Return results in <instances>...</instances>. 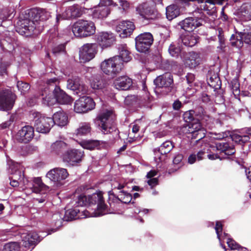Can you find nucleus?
Masks as SVG:
<instances>
[{
	"label": "nucleus",
	"mask_w": 251,
	"mask_h": 251,
	"mask_svg": "<svg viewBox=\"0 0 251 251\" xmlns=\"http://www.w3.org/2000/svg\"><path fill=\"white\" fill-rule=\"evenodd\" d=\"M29 116L32 120L36 131L38 132L47 133L53 126L52 118L47 117L39 112L32 111L30 112Z\"/></svg>",
	"instance_id": "423d86ee"
},
{
	"label": "nucleus",
	"mask_w": 251,
	"mask_h": 251,
	"mask_svg": "<svg viewBox=\"0 0 251 251\" xmlns=\"http://www.w3.org/2000/svg\"><path fill=\"white\" fill-rule=\"evenodd\" d=\"M202 20L197 17H188L180 21L178 25L186 31L191 32L202 25Z\"/></svg>",
	"instance_id": "412c9836"
},
{
	"label": "nucleus",
	"mask_w": 251,
	"mask_h": 251,
	"mask_svg": "<svg viewBox=\"0 0 251 251\" xmlns=\"http://www.w3.org/2000/svg\"><path fill=\"white\" fill-rule=\"evenodd\" d=\"M132 84V79L127 76L123 75L116 78L113 81V86L119 90H127Z\"/></svg>",
	"instance_id": "bb28decb"
},
{
	"label": "nucleus",
	"mask_w": 251,
	"mask_h": 251,
	"mask_svg": "<svg viewBox=\"0 0 251 251\" xmlns=\"http://www.w3.org/2000/svg\"><path fill=\"white\" fill-rule=\"evenodd\" d=\"M174 147L173 143L171 141H166L158 148L154 150V159L155 160L158 159L161 161L162 159L160 155H165L169 153Z\"/></svg>",
	"instance_id": "a878e982"
},
{
	"label": "nucleus",
	"mask_w": 251,
	"mask_h": 251,
	"mask_svg": "<svg viewBox=\"0 0 251 251\" xmlns=\"http://www.w3.org/2000/svg\"><path fill=\"white\" fill-rule=\"evenodd\" d=\"M182 159L183 155L181 154H178L175 156L173 159V163L175 164H178L182 161Z\"/></svg>",
	"instance_id": "774afa93"
},
{
	"label": "nucleus",
	"mask_w": 251,
	"mask_h": 251,
	"mask_svg": "<svg viewBox=\"0 0 251 251\" xmlns=\"http://www.w3.org/2000/svg\"><path fill=\"white\" fill-rule=\"evenodd\" d=\"M13 120H14L13 118L12 117V116H11V117L9 120L3 123L0 125L1 127L2 128H5L9 127L13 123Z\"/></svg>",
	"instance_id": "0e129e2a"
},
{
	"label": "nucleus",
	"mask_w": 251,
	"mask_h": 251,
	"mask_svg": "<svg viewBox=\"0 0 251 251\" xmlns=\"http://www.w3.org/2000/svg\"><path fill=\"white\" fill-rule=\"evenodd\" d=\"M76 88L74 92L79 96L87 94L88 91V86L81 82H80Z\"/></svg>",
	"instance_id": "09e8293b"
},
{
	"label": "nucleus",
	"mask_w": 251,
	"mask_h": 251,
	"mask_svg": "<svg viewBox=\"0 0 251 251\" xmlns=\"http://www.w3.org/2000/svg\"><path fill=\"white\" fill-rule=\"evenodd\" d=\"M201 58L200 54L194 51L189 52L185 59L184 64L186 67L194 69L200 64Z\"/></svg>",
	"instance_id": "cd10ccee"
},
{
	"label": "nucleus",
	"mask_w": 251,
	"mask_h": 251,
	"mask_svg": "<svg viewBox=\"0 0 251 251\" xmlns=\"http://www.w3.org/2000/svg\"><path fill=\"white\" fill-rule=\"evenodd\" d=\"M17 86L18 90L23 94L27 92L30 89L29 85L27 83L23 82V81H18Z\"/></svg>",
	"instance_id": "603ef678"
},
{
	"label": "nucleus",
	"mask_w": 251,
	"mask_h": 251,
	"mask_svg": "<svg viewBox=\"0 0 251 251\" xmlns=\"http://www.w3.org/2000/svg\"><path fill=\"white\" fill-rule=\"evenodd\" d=\"M208 84L211 88L214 89L215 91L220 89L222 85L221 81L217 75L210 76L208 80Z\"/></svg>",
	"instance_id": "ea45409f"
},
{
	"label": "nucleus",
	"mask_w": 251,
	"mask_h": 251,
	"mask_svg": "<svg viewBox=\"0 0 251 251\" xmlns=\"http://www.w3.org/2000/svg\"><path fill=\"white\" fill-rule=\"evenodd\" d=\"M154 83L157 87L166 88L171 91L174 88L173 75L169 73L160 75L154 80Z\"/></svg>",
	"instance_id": "aec40b11"
},
{
	"label": "nucleus",
	"mask_w": 251,
	"mask_h": 251,
	"mask_svg": "<svg viewBox=\"0 0 251 251\" xmlns=\"http://www.w3.org/2000/svg\"><path fill=\"white\" fill-rule=\"evenodd\" d=\"M101 71L106 75H108L110 72V59H106L100 64Z\"/></svg>",
	"instance_id": "3c124183"
},
{
	"label": "nucleus",
	"mask_w": 251,
	"mask_h": 251,
	"mask_svg": "<svg viewBox=\"0 0 251 251\" xmlns=\"http://www.w3.org/2000/svg\"><path fill=\"white\" fill-rule=\"evenodd\" d=\"M29 18L22 19L17 22V31L21 34L29 36L38 34L43 29L44 21L50 16V13L45 9H33L28 13Z\"/></svg>",
	"instance_id": "f03ea898"
},
{
	"label": "nucleus",
	"mask_w": 251,
	"mask_h": 251,
	"mask_svg": "<svg viewBox=\"0 0 251 251\" xmlns=\"http://www.w3.org/2000/svg\"><path fill=\"white\" fill-rule=\"evenodd\" d=\"M158 180L157 178H151L148 180V183L151 188H153L154 186L158 184Z\"/></svg>",
	"instance_id": "e2e57ef3"
},
{
	"label": "nucleus",
	"mask_w": 251,
	"mask_h": 251,
	"mask_svg": "<svg viewBox=\"0 0 251 251\" xmlns=\"http://www.w3.org/2000/svg\"><path fill=\"white\" fill-rule=\"evenodd\" d=\"M75 204L81 207L88 205L87 209L83 211L85 217H100L108 213V206L105 204L101 192L86 196L81 194L76 196Z\"/></svg>",
	"instance_id": "7ed1b4c3"
},
{
	"label": "nucleus",
	"mask_w": 251,
	"mask_h": 251,
	"mask_svg": "<svg viewBox=\"0 0 251 251\" xmlns=\"http://www.w3.org/2000/svg\"><path fill=\"white\" fill-rule=\"evenodd\" d=\"M135 48L137 51L147 53L153 42V35L150 32H144L135 38Z\"/></svg>",
	"instance_id": "6e6552de"
},
{
	"label": "nucleus",
	"mask_w": 251,
	"mask_h": 251,
	"mask_svg": "<svg viewBox=\"0 0 251 251\" xmlns=\"http://www.w3.org/2000/svg\"><path fill=\"white\" fill-rule=\"evenodd\" d=\"M34 131L33 127L27 126H24L16 134V139L20 142L26 143L34 137Z\"/></svg>",
	"instance_id": "5701e85b"
},
{
	"label": "nucleus",
	"mask_w": 251,
	"mask_h": 251,
	"mask_svg": "<svg viewBox=\"0 0 251 251\" xmlns=\"http://www.w3.org/2000/svg\"><path fill=\"white\" fill-rule=\"evenodd\" d=\"M169 127L166 125V124H164L161 125L155 135L156 137L161 138L167 135L169 131Z\"/></svg>",
	"instance_id": "de8ad7c7"
},
{
	"label": "nucleus",
	"mask_w": 251,
	"mask_h": 251,
	"mask_svg": "<svg viewBox=\"0 0 251 251\" xmlns=\"http://www.w3.org/2000/svg\"><path fill=\"white\" fill-rule=\"evenodd\" d=\"M198 160L197 156L196 154L193 153L189 155L188 158V162L190 164H193Z\"/></svg>",
	"instance_id": "69168bd1"
},
{
	"label": "nucleus",
	"mask_w": 251,
	"mask_h": 251,
	"mask_svg": "<svg viewBox=\"0 0 251 251\" xmlns=\"http://www.w3.org/2000/svg\"><path fill=\"white\" fill-rule=\"evenodd\" d=\"M80 82V80L78 77L76 76H72L67 80V87L68 89L74 91L75 90H76V88Z\"/></svg>",
	"instance_id": "c03bdc74"
},
{
	"label": "nucleus",
	"mask_w": 251,
	"mask_h": 251,
	"mask_svg": "<svg viewBox=\"0 0 251 251\" xmlns=\"http://www.w3.org/2000/svg\"><path fill=\"white\" fill-rule=\"evenodd\" d=\"M95 106L96 104L93 99L90 97L82 96L75 101L74 109L76 113L81 114L94 109Z\"/></svg>",
	"instance_id": "4468645a"
},
{
	"label": "nucleus",
	"mask_w": 251,
	"mask_h": 251,
	"mask_svg": "<svg viewBox=\"0 0 251 251\" xmlns=\"http://www.w3.org/2000/svg\"><path fill=\"white\" fill-rule=\"evenodd\" d=\"M183 117L188 124L181 127L180 133L186 135L188 138L196 139V142L205 136L206 131L200 122L207 125L211 122V118L203 108L199 107L195 110L187 111L184 113Z\"/></svg>",
	"instance_id": "f257e3e1"
},
{
	"label": "nucleus",
	"mask_w": 251,
	"mask_h": 251,
	"mask_svg": "<svg viewBox=\"0 0 251 251\" xmlns=\"http://www.w3.org/2000/svg\"><path fill=\"white\" fill-rule=\"evenodd\" d=\"M110 0H107L104 2L103 0H101L99 6L94 11L93 13V17L94 18L103 19L107 17L109 12Z\"/></svg>",
	"instance_id": "393cba45"
},
{
	"label": "nucleus",
	"mask_w": 251,
	"mask_h": 251,
	"mask_svg": "<svg viewBox=\"0 0 251 251\" xmlns=\"http://www.w3.org/2000/svg\"><path fill=\"white\" fill-rule=\"evenodd\" d=\"M123 32L120 34V38H125L130 36L135 29L134 24L128 21H123Z\"/></svg>",
	"instance_id": "f704fd0d"
},
{
	"label": "nucleus",
	"mask_w": 251,
	"mask_h": 251,
	"mask_svg": "<svg viewBox=\"0 0 251 251\" xmlns=\"http://www.w3.org/2000/svg\"><path fill=\"white\" fill-rule=\"evenodd\" d=\"M16 99V95L10 89L0 88V109L3 111L11 110Z\"/></svg>",
	"instance_id": "1a4fd4ad"
},
{
	"label": "nucleus",
	"mask_w": 251,
	"mask_h": 251,
	"mask_svg": "<svg viewBox=\"0 0 251 251\" xmlns=\"http://www.w3.org/2000/svg\"><path fill=\"white\" fill-rule=\"evenodd\" d=\"M98 46L96 43H87L82 46L79 51V60L81 63L89 62L93 59L98 52Z\"/></svg>",
	"instance_id": "2eb2a0df"
},
{
	"label": "nucleus",
	"mask_w": 251,
	"mask_h": 251,
	"mask_svg": "<svg viewBox=\"0 0 251 251\" xmlns=\"http://www.w3.org/2000/svg\"><path fill=\"white\" fill-rule=\"evenodd\" d=\"M111 6H121L123 9H125L128 7V3L126 0H116L114 1V0H111Z\"/></svg>",
	"instance_id": "5fc2aeb1"
},
{
	"label": "nucleus",
	"mask_w": 251,
	"mask_h": 251,
	"mask_svg": "<svg viewBox=\"0 0 251 251\" xmlns=\"http://www.w3.org/2000/svg\"><path fill=\"white\" fill-rule=\"evenodd\" d=\"M90 124L88 123H81L75 130V133L77 136H85L90 133Z\"/></svg>",
	"instance_id": "4c0bfd02"
},
{
	"label": "nucleus",
	"mask_w": 251,
	"mask_h": 251,
	"mask_svg": "<svg viewBox=\"0 0 251 251\" xmlns=\"http://www.w3.org/2000/svg\"><path fill=\"white\" fill-rule=\"evenodd\" d=\"M206 149H203L198 152L197 154H196L198 160H201L202 159L203 156L206 153Z\"/></svg>",
	"instance_id": "338daca9"
},
{
	"label": "nucleus",
	"mask_w": 251,
	"mask_h": 251,
	"mask_svg": "<svg viewBox=\"0 0 251 251\" xmlns=\"http://www.w3.org/2000/svg\"><path fill=\"white\" fill-rule=\"evenodd\" d=\"M238 34V37L242 38L243 43L245 42L247 44H251V32H240Z\"/></svg>",
	"instance_id": "6e6d98bb"
},
{
	"label": "nucleus",
	"mask_w": 251,
	"mask_h": 251,
	"mask_svg": "<svg viewBox=\"0 0 251 251\" xmlns=\"http://www.w3.org/2000/svg\"><path fill=\"white\" fill-rule=\"evenodd\" d=\"M81 14V11L78 5H72L67 7L62 15H57L56 19L58 22L61 17L64 19H70L80 17Z\"/></svg>",
	"instance_id": "b1692460"
},
{
	"label": "nucleus",
	"mask_w": 251,
	"mask_h": 251,
	"mask_svg": "<svg viewBox=\"0 0 251 251\" xmlns=\"http://www.w3.org/2000/svg\"><path fill=\"white\" fill-rule=\"evenodd\" d=\"M214 228L216 230V232L217 234V238H218L219 242H221L222 241V239L221 237L220 232H222L223 229V226L221 222L217 221L216 223L215 226Z\"/></svg>",
	"instance_id": "4d7b16f0"
},
{
	"label": "nucleus",
	"mask_w": 251,
	"mask_h": 251,
	"mask_svg": "<svg viewBox=\"0 0 251 251\" xmlns=\"http://www.w3.org/2000/svg\"><path fill=\"white\" fill-rule=\"evenodd\" d=\"M221 237L220 245L225 251H248L246 248L240 246L234 240L229 238L227 233H224L223 235H221Z\"/></svg>",
	"instance_id": "f3484780"
},
{
	"label": "nucleus",
	"mask_w": 251,
	"mask_h": 251,
	"mask_svg": "<svg viewBox=\"0 0 251 251\" xmlns=\"http://www.w3.org/2000/svg\"><path fill=\"white\" fill-rule=\"evenodd\" d=\"M52 120L53 122V125L56 124L59 126H64L68 123V115L63 111L55 112L53 115Z\"/></svg>",
	"instance_id": "2f4dec72"
},
{
	"label": "nucleus",
	"mask_w": 251,
	"mask_h": 251,
	"mask_svg": "<svg viewBox=\"0 0 251 251\" xmlns=\"http://www.w3.org/2000/svg\"><path fill=\"white\" fill-rule=\"evenodd\" d=\"M107 83L103 80H100L99 76L92 77L90 80V85L93 89H103L106 86Z\"/></svg>",
	"instance_id": "58836bf2"
},
{
	"label": "nucleus",
	"mask_w": 251,
	"mask_h": 251,
	"mask_svg": "<svg viewBox=\"0 0 251 251\" xmlns=\"http://www.w3.org/2000/svg\"><path fill=\"white\" fill-rule=\"evenodd\" d=\"M30 189H31L34 193L43 194L48 190L49 187L42 182L41 178L36 177L33 180Z\"/></svg>",
	"instance_id": "473e14b6"
},
{
	"label": "nucleus",
	"mask_w": 251,
	"mask_h": 251,
	"mask_svg": "<svg viewBox=\"0 0 251 251\" xmlns=\"http://www.w3.org/2000/svg\"><path fill=\"white\" fill-rule=\"evenodd\" d=\"M21 245L25 248V251H31L35 246L40 241V237L36 232L23 234Z\"/></svg>",
	"instance_id": "a211bd4d"
},
{
	"label": "nucleus",
	"mask_w": 251,
	"mask_h": 251,
	"mask_svg": "<svg viewBox=\"0 0 251 251\" xmlns=\"http://www.w3.org/2000/svg\"><path fill=\"white\" fill-rule=\"evenodd\" d=\"M234 14L241 20H248L251 19V4L245 3L242 4Z\"/></svg>",
	"instance_id": "c85d7f7f"
},
{
	"label": "nucleus",
	"mask_w": 251,
	"mask_h": 251,
	"mask_svg": "<svg viewBox=\"0 0 251 251\" xmlns=\"http://www.w3.org/2000/svg\"><path fill=\"white\" fill-rule=\"evenodd\" d=\"M215 148L221 153H224L226 155H231L235 152L234 146L228 142H219L215 144Z\"/></svg>",
	"instance_id": "7c9ffc66"
},
{
	"label": "nucleus",
	"mask_w": 251,
	"mask_h": 251,
	"mask_svg": "<svg viewBox=\"0 0 251 251\" xmlns=\"http://www.w3.org/2000/svg\"><path fill=\"white\" fill-rule=\"evenodd\" d=\"M95 39L102 49L110 46V33L108 31L99 32L95 35Z\"/></svg>",
	"instance_id": "c756f323"
},
{
	"label": "nucleus",
	"mask_w": 251,
	"mask_h": 251,
	"mask_svg": "<svg viewBox=\"0 0 251 251\" xmlns=\"http://www.w3.org/2000/svg\"><path fill=\"white\" fill-rule=\"evenodd\" d=\"M68 149V145L62 141H57L52 143L50 147V151L53 154H59Z\"/></svg>",
	"instance_id": "72a5a7b5"
},
{
	"label": "nucleus",
	"mask_w": 251,
	"mask_h": 251,
	"mask_svg": "<svg viewBox=\"0 0 251 251\" xmlns=\"http://www.w3.org/2000/svg\"><path fill=\"white\" fill-rule=\"evenodd\" d=\"M72 31L75 37H87L95 34L96 26L91 21L79 20L73 25Z\"/></svg>",
	"instance_id": "0eeeda50"
},
{
	"label": "nucleus",
	"mask_w": 251,
	"mask_h": 251,
	"mask_svg": "<svg viewBox=\"0 0 251 251\" xmlns=\"http://www.w3.org/2000/svg\"><path fill=\"white\" fill-rule=\"evenodd\" d=\"M58 83L57 78H50L47 80L44 90L41 88L40 99L42 100L43 104L50 106L56 102L63 104H69L72 102L71 97L57 86Z\"/></svg>",
	"instance_id": "20e7f679"
},
{
	"label": "nucleus",
	"mask_w": 251,
	"mask_h": 251,
	"mask_svg": "<svg viewBox=\"0 0 251 251\" xmlns=\"http://www.w3.org/2000/svg\"><path fill=\"white\" fill-rule=\"evenodd\" d=\"M239 32H236L235 34H232L230 38V42L232 47L240 49L243 46L242 38L238 37Z\"/></svg>",
	"instance_id": "a19ab883"
},
{
	"label": "nucleus",
	"mask_w": 251,
	"mask_h": 251,
	"mask_svg": "<svg viewBox=\"0 0 251 251\" xmlns=\"http://www.w3.org/2000/svg\"><path fill=\"white\" fill-rule=\"evenodd\" d=\"M239 131H238L236 133H238ZM235 133H232L231 134L229 131H226L222 132L221 133H214L215 136L214 137V138L215 139H217V140H221L227 137L228 136H229L230 137V138L232 140L231 136Z\"/></svg>",
	"instance_id": "864d4df0"
},
{
	"label": "nucleus",
	"mask_w": 251,
	"mask_h": 251,
	"mask_svg": "<svg viewBox=\"0 0 251 251\" xmlns=\"http://www.w3.org/2000/svg\"><path fill=\"white\" fill-rule=\"evenodd\" d=\"M111 133H112V136L115 139H119L120 138L119 136V131L117 128L113 124H111Z\"/></svg>",
	"instance_id": "052dcab7"
},
{
	"label": "nucleus",
	"mask_w": 251,
	"mask_h": 251,
	"mask_svg": "<svg viewBox=\"0 0 251 251\" xmlns=\"http://www.w3.org/2000/svg\"><path fill=\"white\" fill-rule=\"evenodd\" d=\"M22 179L24 180L25 183H21V185L24 188H30L31 187L32 181L31 180H29L28 178H25L22 171Z\"/></svg>",
	"instance_id": "bf43d9fd"
},
{
	"label": "nucleus",
	"mask_w": 251,
	"mask_h": 251,
	"mask_svg": "<svg viewBox=\"0 0 251 251\" xmlns=\"http://www.w3.org/2000/svg\"><path fill=\"white\" fill-rule=\"evenodd\" d=\"M7 164L9 166L8 172L12 175L9 177L10 185L13 187H17L21 185V183H25L24 180L22 179V170L20 164L16 163L7 158Z\"/></svg>",
	"instance_id": "9b49d317"
},
{
	"label": "nucleus",
	"mask_w": 251,
	"mask_h": 251,
	"mask_svg": "<svg viewBox=\"0 0 251 251\" xmlns=\"http://www.w3.org/2000/svg\"><path fill=\"white\" fill-rule=\"evenodd\" d=\"M80 144L84 149L92 150L98 148L100 145V141L98 140L83 141Z\"/></svg>",
	"instance_id": "79ce46f5"
},
{
	"label": "nucleus",
	"mask_w": 251,
	"mask_h": 251,
	"mask_svg": "<svg viewBox=\"0 0 251 251\" xmlns=\"http://www.w3.org/2000/svg\"><path fill=\"white\" fill-rule=\"evenodd\" d=\"M118 199L122 203H128L132 200V195L125 191L121 190L117 196Z\"/></svg>",
	"instance_id": "37998d69"
},
{
	"label": "nucleus",
	"mask_w": 251,
	"mask_h": 251,
	"mask_svg": "<svg viewBox=\"0 0 251 251\" xmlns=\"http://www.w3.org/2000/svg\"><path fill=\"white\" fill-rule=\"evenodd\" d=\"M168 51L171 56L177 58L180 54L181 50L178 45L173 43L170 45Z\"/></svg>",
	"instance_id": "a18cd8bd"
},
{
	"label": "nucleus",
	"mask_w": 251,
	"mask_h": 251,
	"mask_svg": "<svg viewBox=\"0 0 251 251\" xmlns=\"http://www.w3.org/2000/svg\"><path fill=\"white\" fill-rule=\"evenodd\" d=\"M166 11V17L169 21L176 18L180 14V9L176 4L167 6Z\"/></svg>",
	"instance_id": "c9c22d12"
},
{
	"label": "nucleus",
	"mask_w": 251,
	"mask_h": 251,
	"mask_svg": "<svg viewBox=\"0 0 251 251\" xmlns=\"http://www.w3.org/2000/svg\"><path fill=\"white\" fill-rule=\"evenodd\" d=\"M231 138L232 141L236 144L244 145L251 138V127H246L239 130L238 133L233 134Z\"/></svg>",
	"instance_id": "4be33fe9"
},
{
	"label": "nucleus",
	"mask_w": 251,
	"mask_h": 251,
	"mask_svg": "<svg viewBox=\"0 0 251 251\" xmlns=\"http://www.w3.org/2000/svg\"><path fill=\"white\" fill-rule=\"evenodd\" d=\"M137 14L144 20L149 21L156 17L155 11L147 3L138 5L136 8Z\"/></svg>",
	"instance_id": "6ab92c4d"
},
{
	"label": "nucleus",
	"mask_w": 251,
	"mask_h": 251,
	"mask_svg": "<svg viewBox=\"0 0 251 251\" xmlns=\"http://www.w3.org/2000/svg\"><path fill=\"white\" fill-rule=\"evenodd\" d=\"M240 84L237 80L231 82V88L234 95H238L240 93Z\"/></svg>",
	"instance_id": "13d9d810"
},
{
	"label": "nucleus",
	"mask_w": 251,
	"mask_h": 251,
	"mask_svg": "<svg viewBox=\"0 0 251 251\" xmlns=\"http://www.w3.org/2000/svg\"><path fill=\"white\" fill-rule=\"evenodd\" d=\"M69 176V173L67 169L62 168H55L49 171L46 176L56 187L60 186L64 184V181Z\"/></svg>",
	"instance_id": "ddd939ff"
},
{
	"label": "nucleus",
	"mask_w": 251,
	"mask_h": 251,
	"mask_svg": "<svg viewBox=\"0 0 251 251\" xmlns=\"http://www.w3.org/2000/svg\"><path fill=\"white\" fill-rule=\"evenodd\" d=\"M84 151L75 149H69L62 155L63 161L68 166H74L82 161L84 157Z\"/></svg>",
	"instance_id": "f8f14e48"
},
{
	"label": "nucleus",
	"mask_w": 251,
	"mask_h": 251,
	"mask_svg": "<svg viewBox=\"0 0 251 251\" xmlns=\"http://www.w3.org/2000/svg\"><path fill=\"white\" fill-rule=\"evenodd\" d=\"M198 36L195 34L187 35L181 37L182 43L186 47H192L198 42Z\"/></svg>",
	"instance_id": "e433bc0d"
},
{
	"label": "nucleus",
	"mask_w": 251,
	"mask_h": 251,
	"mask_svg": "<svg viewBox=\"0 0 251 251\" xmlns=\"http://www.w3.org/2000/svg\"><path fill=\"white\" fill-rule=\"evenodd\" d=\"M111 50L113 53H118L119 55L111 57V78L118 75L124 67V62L130 61L131 57L126 45L121 43L111 33Z\"/></svg>",
	"instance_id": "39448f33"
},
{
	"label": "nucleus",
	"mask_w": 251,
	"mask_h": 251,
	"mask_svg": "<svg viewBox=\"0 0 251 251\" xmlns=\"http://www.w3.org/2000/svg\"><path fill=\"white\" fill-rule=\"evenodd\" d=\"M109 118L110 109L103 105L95 123L103 134H108L109 132Z\"/></svg>",
	"instance_id": "9d476101"
},
{
	"label": "nucleus",
	"mask_w": 251,
	"mask_h": 251,
	"mask_svg": "<svg viewBox=\"0 0 251 251\" xmlns=\"http://www.w3.org/2000/svg\"><path fill=\"white\" fill-rule=\"evenodd\" d=\"M76 201H77V199L71 201L67 206V208L69 209L65 212L64 217V221H70L76 219L86 218L83 212L84 210L77 208V207L81 206L77 205V204H75Z\"/></svg>",
	"instance_id": "dca6fc26"
},
{
	"label": "nucleus",
	"mask_w": 251,
	"mask_h": 251,
	"mask_svg": "<svg viewBox=\"0 0 251 251\" xmlns=\"http://www.w3.org/2000/svg\"><path fill=\"white\" fill-rule=\"evenodd\" d=\"M20 245L17 242H10L4 246L3 251H19Z\"/></svg>",
	"instance_id": "8fccbe9b"
},
{
	"label": "nucleus",
	"mask_w": 251,
	"mask_h": 251,
	"mask_svg": "<svg viewBox=\"0 0 251 251\" xmlns=\"http://www.w3.org/2000/svg\"><path fill=\"white\" fill-rule=\"evenodd\" d=\"M187 83L191 86L195 80V75L192 73H188L185 76Z\"/></svg>",
	"instance_id": "680f3d73"
},
{
	"label": "nucleus",
	"mask_w": 251,
	"mask_h": 251,
	"mask_svg": "<svg viewBox=\"0 0 251 251\" xmlns=\"http://www.w3.org/2000/svg\"><path fill=\"white\" fill-rule=\"evenodd\" d=\"M152 97L148 93H146L143 97L141 98V104L145 107L151 108L152 105Z\"/></svg>",
	"instance_id": "49530a36"
}]
</instances>
